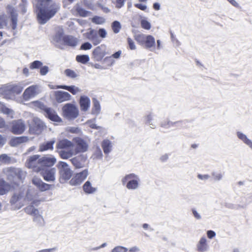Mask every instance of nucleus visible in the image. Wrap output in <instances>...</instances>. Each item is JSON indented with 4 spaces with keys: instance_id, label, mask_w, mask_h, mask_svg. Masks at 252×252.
I'll return each instance as SVG.
<instances>
[{
    "instance_id": "nucleus-20",
    "label": "nucleus",
    "mask_w": 252,
    "mask_h": 252,
    "mask_svg": "<svg viewBox=\"0 0 252 252\" xmlns=\"http://www.w3.org/2000/svg\"><path fill=\"white\" fill-rule=\"evenodd\" d=\"M89 31L86 33V37L93 42L94 45L98 44L101 42V39L98 36L96 31L92 29H89Z\"/></svg>"
},
{
    "instance_id": "nucleus-31",
    "label": "nucleus",
    "mask_w": 252,
    "mask_h": 252,
    "mask_svg": "<svg viewBox=\"0 0 252 252\" xmlns=\"http://www.w3.org/2000/svg\"><path fill=\"white\" fill-rule=\"evenodd\" d=\"M55 142V139H52L50 141L45 142L39 147V151L43 152L48 150H52L53 149V145Z\"/></svg>"
},
{
    "instance_id": "nucleus-55",
    "label": "nucleus",
    "mask_w": 252,
    "mask_h": 252,
    "mask_svg": "<svg viewBox=\"0 0 252 252\" xmlns=\"http://www.w3.org/2000/svg\"><path fill=\"white\" fill-rule=\"evenodd\" d=\"M87 124L89 126L92 128L99 129L101 128L99 126H97L94 123V121L89 120L87 122Z\"/></svg>"
},
{
    "instance_id": "nucleus-24",
    "label": "nucleus",
    "mask_w": 252,
    "mask_h": 252,
    "mask_svg": "<svg viewBox=\"0 0 252 252\" xmlns=\"http://www.w3.org/2000/svg\"><path fill=\"white\" fill-rule=\"evenodd\" d=\"M73 147V143L66 139L59 140L57 144V148L61 150L68 149Z\"/></svg>"
},
{
    "instance_id": "nucleus-64",
    "label": "nucleus",
    "mask_w": 252,
    "mask_h": 252,
    "mask_svg": "<svg viewBox=\"0 0 252 252\" xmlns=\"http://www.w3.org/2000/svg\"><path fill=\"white\" fill-rule=\"evenodd\" d=\"M126 0H117L116 1V7L118 8L122 7Z\"/></svg>"
},
{
    "instance_id": "nucleus-14",
    "label": "nucleus",
    "mask_w": 252,
    "mask_h": 252,
    "mask_svg": "<svg viewBox=\"0 0 252 252\" xmlns=\"http://www.w3.org/2000/svg\"><path fill=\"white\" fill-rule=\"evenodd\" d=\"M88 175V169L77 173L70 180L69 184L72 186H77L83 182Z\"/></svg>"
},
{
    "instance_id": "nucleus-42",
    "label": "nucleus",
    "mask_w": 252,
    "mask_h": 252,
    "mask_svg": "<svg viewBox=\"0 0 252 252\" xmlns=\"http://www.w3.org/2000/svg\"><path fill=\"white\" fill-rule=\"evenodd\" d=\"M76 60L78 62L85 64L89 62L90 58L88 55H77Z\"/></svg>"
},
{
    "instance_id": "nucleus-17",
    "label": "nucleus",
    "mask_w": 252,
    "mask_h": 252,
    "mask_svg": "<svg viewBox=\"0 0 252 252\" xmlns=\"http://www.w3.org/2000/svg\"><path fill=\"white\" fill-rule=\"evenodd\" d=\"M65 37L63 29L62 27H58L56 29V33L53 37V41L56 45L60 47L61 45H63Z\"/></svg>"
},
{
    "instance_id": "nucleus-10",
    "label": "nucleus",
    "mask_w": 252,
    "mask_h": 252,
    "mask_svg": "<svg viewBox=\"0 0 252 252\" xmlns=\"http://www.w3.org/2000/svg\"><path fill=\"white\" fill-rule=\"evenodd\" d=\"M26 129V125L21 120H14L10 124V131L14 134H21Z\"/></svg>"
},
{
    "instance_id": "nucleus-29",
    "label": "nucleus",
    "mask_w": 252,
    "mask_h": 252,
    "mask_svg": "<svg viewBox=\"0 0 252 252\" xmlns=\"http://www.w3.org/2000/svg\"><path fill=\"white\" fill-rule=\"evenodd\" d=\"M7 10L11 14V21L12 23V28L14 30L16 28L17 23V14L16 11L14 8L11 6H8L7 7Z\"/></svg>"
},
{
    "instance_id": "nucleus-9",
    "label": "nucleus",
    "mask_w": 252,
    "mask_h": 252,
    "mask_svg": "<svg viewBox=\"0 0 252 252\" xmlns=\"http://www.w3.org/2000/svg\"><path fill=\"white\" fill-rule=\"evenodd\" d=\"M58 167L60 174V178L62 180H68L72 175V171L69 167V165L65 162L60 161L59 163Z\"/></svg>"
},
{
    "instance_id": "nucleus-27",
    "label": "nucleus",
    "mask_w": 252,
    "mask_h": 252,
    "mask_svg": "<svg viewBox=\"0 0 252 252\" xmlns=\"http://www.w3.org/2000/svg\"><path fill=\"white\" fill-rule=\"evenodd\" d=\"M80 105L81 109L84 111H87L90 106V99L86 96H82L80 98Z\"/></svg>"
},
{
    "instance_id": "nucleus-63",
    "label": "nucleus",
    "mask_w": 252,
    "mask_h": 252,
    "mask_svg": "<svg viewBox=\"0 0 252 252\" xmlns=\"http://www.w3.org/2000/svg\"><path fill=\"white\" fill-rule=\"evenodd\" d=\"M6 142V138L0 134V147L3 146Z\"/></svg>"
},
{
    "instance_id": "nucleus-50",
    "label": "nucleus",
    "mask_w": 252,
    "mask_h": 252,
    "mask_svg": "<svg viewBox=\"0 0 252 252\" xmlns=\"http://www.w3.org/2000/svg\"><path fill=\"white\" fill-rule=\"evenodd\" d=\"M42 65V63L39 61H35L31 63L30 67L32 69L38 68Z\"/></svg>"
},
{
    "instance_id": "nucleus-13",
    "label": "nucleus",
    "mask_w": 252,
    "mask_h": 252,
    "mask_svg": "<svg viewBox=\"0 0 252 252\" xmlns=\"http://www.w3.org/2000/svg\"><path fill=\"white\" fill-rule=\"evenodd\" d=\"M33 122L34 126L30 127V133L36 134H40L46 127L44 123L37 117L33 118Z\"/></svg>"
},
{
    "instance_id": "nucleus-60",
    "label": "nucleus",
    "mask_w": 252,
    "mask_h": 252,
    "mask_svg": "<svg viewBox=\"0 0 252 252\" xmlns=\"http://www.w3.org/2000/svg\"><path fill=\"white\" fill-rule=\"evenodd\" d=\"M49 71V68L47 66H42L40 68V73L42 75H45Z\"/></svg>"
},
{
    "instance_id": "nucleus-11",
    "label": "nucleus",
    "mask_w": 252,
    "mask_h": 252,
    "mask_svg": "<svg viewBox=\"0 0 252 252\" xmlns=\"http://www.w3.org/2000/svg\"><path fill=\"white\" fill-rule=\"evenodd\" d=\"M75 168H81L85 167L88 163V156L86 154H81L70 159Z\"/></svg>"
},
{
    "instance_id": "nucleus-44",
    "label": "nucleus",
    "mask_w": 252,
    "mask_h": 252,
    "mask_svg": "<svg viewBox=\"0 0 252 252\" xmlns=\"http://www.w3.org/2000/svg\"><path fill=\"white\" fill-rule=\"evenodd\" d=\"M92 22L95 24L102 25L105 22V19L103 17L95 16L92 18Z\"/></svg>"
},
{
    "instance_id": "nucleus-34",
    "label": "nucleus",
    "mask_w": 252,
    "mask_h": 252,
    "mask_svg": "<svg viewBox=\"0 0 252 252\" xmlns=\"http://www.w3.org/2000/svg\"><path fill=\"white\" fill-rule=\"evenodd\" d=\"M74 10L77 14L81 17H87L90 14V12L83 9L79 4H77L73 8Z\"/></svg>"
},
{
    "instance_id": "nucleus-40",
    "label": "nucleus",
    "mask_w": 252,
    "mask_h": 252,
    "mask_svg": "<svg viewBox=\"0 0 252 252\" xmlns=\"http://www.w3.org/2000/svg\"><path fill=\"white\" fill-rule=\"evenodd\" d=\"M13 158L6 154H2L0 156V162L5 164H9L12 162Z\"/></svg>"
},
{
    "instance_id": "nucleus-45",
    "label": "nucleus",
    "mask_w": 252,
    "mask_h": 252,
    "mask_svg": "<svg viewBox=\"0 0 252 252\" xmlns=\"http://www.w3.org/2000/svg\"><path fill=\"white\" fill-rule=\"evenodd\" d=\"M8 18L6 15L0 16V29L4 28L7 26Z\"/></svg>"
},
{
    "instance_id": "nucleus-23",
    "label": "nucleus",
    "mask_w": 252,
    "mask_h": 252,
    "mask_svg": "<svg viewBox=\"0 0 252 252\" xmlns=\"http://www.w3.org/2000/svg\"><path fill=\"white\" fill-rule=\"evenodd\" d=\"M32 182L41 191L50 189V185L43 183L40 179L34 177L32 179Z\"/></svg>"
},
{
    "instance_id": "nucleus-21",
    "label": "nucleus",
    "mask_w": 252,
    "mask_h": 252,
    "mask_svg": "<svg viewBox=\"0 0 252 252\" xmlns=\"http://www.w3.org/2000/svg\"><path fill=\"white\" fill-rule=\"evenodd\" d=\"M56 170L55 168L45 169L41 170V174L44 179L47 181H53L55 179Z\"/></svg>"
},
{
    "instance_id": "nucleus-3",
    "label": "nucleus",
    "mask_w": 252,
    "mask_h": 252,
    "mask_svg": "<svg viewBox=\"0 0 252 252\" xmlns=\"http://www.w3.org/2000/svg\"><path fill=\"white\" fill-rule=\"evenodd\" d=\"M8 181L11 184L18 185L26 176V173L20 168L8 167L3 169Z\"/></svg>"
},
{
    "instance_id": "nucleus-36",
    "label": "nucleus",
    "mask_w": 252,
    "mask_h": 252,
    "mask_svg": "<svg viewBox=\"0 0 252 252\" xmlns=\"http://www.w3.org/2000/svg\"><path fill=\"white\" fill-rule=\"evenodd\" d=\"M83 190L88 194L93 193L96 190V188L92 187V184L90 181H87L83 185Z\"/></svg>"
},
{
    "instance_id": "nucleus-22",
    "label": "nucleus",
    "mask_w": 252,
    "mask_h": 252,
    "mask_svg": "<svg viewBox=\"0 0 252 252\" xmlns=\"http://www.w3.org/2000/svg\"><path fill=\"white\" fill-rule=\"evenodd\" d=\"M207 241V239L205 236L200 239L196 246V251L198 252H206L208 251L209 246Z\"/></svg>"
},
{
    "instance_id": "nucleus-46",
    "label": "nucleus",
    "mask_w": 252,
    "mask_h": 252,
    "mask_svg": "<svg viewBox=\"0 0 252 252\" xmlns=\"http://www.w3.org/2000/svg\"><path fill=\"white\" fill-rule=\"evenodd\" d=\"M140 24L142 28L147 30H149L151 28V25L150 23L145 18L141 20Z\"/></svg>"
},
{
    "instance_id": "nucleus-25",
    "label": "nucleus",
    "mask_w": 252,
    "mask_h": 252,
    "mask_svg": "<svg viewBox=\"0 0 252 252\" xmlns=\"http://www.w3.org/2000/svg\"><path fill=\"white\" fill-rule=\"evenodd\" d=\"M93 57L96 61H100L105 55L104 50L102 46L97 47L93 51Z\"/></svg>"
},
{
    "instance_id": "nucleus-5",
    "label": "nucleus",
    "mask_w": 252,
    "mask_h": 252,
    "mask_svg": "<svg viewBox=\"0 0 252 252\" xmlns=\"http://www.w3.org/2000/svg\"><path fill=\"white\" fill-rule=\"evenodd\" d=\"M134 37L139 44L144 46L146 48L151 49V51H154L156 41L155 38L152 35L138 33L135 34Z\"/></svg>"
},
{
    "instance_id": "nucleus-58",
    "label": "nucleus",
    "mask_w": 252,
    "mask_h": 252,
    "mask_svg": "<svg viewBox=\"0 0 252 252\" xmlns=\"http://www.w3.org/2000/svg\"><path fill=\"white\" fill-rule=\"evenodd\" d=\"M92 45L89 42H86L83 44L81 46V49L82 50H89L91 49Z\"/></svg>"
},
{
    "instance_id": "nucleus-57",
    "label": "nucleus",
    "mask_w": 252,
    "mask_h": 252,
    "mask_svg": "<svg viewBox=\"0 0 252 252\" xmlns=\"http://www.w3.org/2000/svg\"><path fill=\"white\" fill-rule=\"evenodd\" d=\"M122 54L121 51H118V52H116L115 53L113 54L112 56L111 57H106L105 58V60H107L108 59H111L112 57H113L115 59H119Z\"/></svg>"
},
{
    "instance_id": "nucleus-19",
    "label": "nucleus",
    "mask_w": 252,
    "mask_h": 252,
    "mask_svg": "<svg viewBox=\"0 0 252 252\" xmlns=\"http://www.w3.org/2000/svg\"><path fill=\"white\" fill-rule=\"evenodd\" d=\"M55 97L58 103H62L70 100L71 95L66 92L56 91L55 92Z\"/></svg>"
},
{
    "instance_id": "nucleus-51",
    "label": "nucleus",
    "mask_w": 252,
    "mask_h": 252,
    "mask_svg": "<svg viewBox=\"0 0 252 252\" xmlns=\"http://www.w3.org/2000/svg\"><path fill=\"white\" fill-rule=\"evenodd\" d=\"M66 131L72 133H78L80 132V129L77 127L68 126L66 128Z\"/></svg>"
},
{
    "instance_id": "nucleus-35",
    "label": "nucleus",
    "mask_w": 252,
    "mask_h": 252,
    "mask_svg": "<svg viewBox=\"0 0 252 252\" xmlns=\"http://www.w3.org/2000/svg\"><path fill=\"white\" fill-rule=\"evenodd\" d=\"M0 112L3 113L12 118L14 115V112L10 109L7 108L2 103L0 102Z\"/></svg>"
},
{
    "instance_id": "nucleus-26",
    "label": "nucleus",
    "mask_w": 252,
    "mask_h": 252,
    "mask_svg": "<svg viewBox=\"0 0 252 252\" xmlns=\"http://www.w3.org/2000/svg\"><path fill=\"white\" fill-rule=\"evenodd\" d=\"M11 189V185L3 179H0V195L7 194Z\"/></svg>"
},
{
    "instance_id": "nucleus-6",
    "label": "nucleus",
    "mask_w": 252,
    "mask_h": 252,
    "mask_svg": "<svg viewBox=\"0 0 252 252\" xmlns=\"http://www.w3.org/2000/svg\"><path fill=\"white\" fill-rule=\"evenodd\" d=\"M62 115L67 120H74L79 116L78 108L74 104L66 103L62 108Z\"/></svg>"
},
{
    "instance_id": "nucleus-30",
    "label": "nucleus",
    "mask_w": 252,
    "mask_h": 252,
    "mask_svg": "<svg viewBox=\"0 0 252 252\" xmlns=\"http://www.w3.org/2000/svg\"><path fill=\"white\" fill-rule=\"evenodd\" d=\"M57 88L66 90L74 95L76 94H77L81 92V90L79 88L75 86H68L65 85H61L57 86Z\"/></svg>"
},
{
    "instance_id": "nucleus-52",
    "label": "nucleus",
    "mask_w": 252,
    "mask_h": 252,
    "mask_svg": "<svg viewBox=\"0 0 252 252\" xmlns=\"http://www.w3.org/2000/svg\"><path fill=\"white\" fill-rule=\"evenodd\" d=\"M127 249L122 247V246H117L114 248L111 252H126L127 251Z\"/></svg>"
},
{
    "instance_id": "nucleus-43",
    "label": "nucleus",
    "mask_w": 252,
    "mask_h": 252,
    "mask_svg": "<svg viewBox=\"0 0 252 252\" xmlns=\"http://www.w3.org/2000/svg\"><path fill=\"white\" fill-rule=\"evenodd\" d=\"M111 27L113 32L115 33H119L122 28L121 24L118 21H114L112 23Z\"/></svg>"
},
{
    "instance_id": "nucleus-2",
    "label": "nucleus",
    "mask_w": 252,
    "mask_h": 252,
    "mask_svg": "<svg viewBox=\"0 0 252 252\" xmlns=\"http://www.w3.org/2000/svg\"><path fill=\"white\" fill-rule=\"evenodd\" d=\"M33 195L31 190L25 186L14 189L10 200V203L17 209L23 207L27 201H32Z\"/></svg>"
},
{
    "instance_id": "nucleus-7",
    "label": "nucleus",
    "mask_w": 252,
    "mask_h": 252,
    "mask_svg": "<svg viewBox=\"0 0 252 252\" xmlns=\"http://www.w3.org/2000/svg\"><path fill=\"white\" fill-rule=\"evenodd\" d=\"M140 179L137 175L133 173L126 175L122 179V183L126 185L127 189L131 190L137 189L139 186Z\"/></svg>"
},
{
    "instance_id": "nucleus-61",
    "label": "nucleus",
    "mask_w": 252,
    "mask_h": 252,
    "mask_svg": "<svg viewBox=\"0 0 252 252\" xmlns=\"http://www.w3.org/2000/svg\"><path fill=\"white\" fill-rule=\"evenodd\" d=\"M134 6L136 7V8H137L141 10H143V11L146 10L147 8V7L146 5L143 4L141 3H135V4H134Z\"/></svg>"
},
{
    "instance_id": "nucleus-39",
    "label": "nucleus",
    "mask_w": 252,
    "mask_h": 252,
    "mask_svg": "<svg viewBox=\"0 0 252 252\" xmlns=\"http://www.w3.org/2000/svg\"><path fill=\"white\" fill-rule=\"evenodd\" d=\"M100 105L99 101L96 99H93V107L92 108V113L94 115H97L100 111Z\"/></svg>"
},
{
    "instance_id": "nucleus-59",
    "label": "nucleus",
    "mask_w": 252,
    "mask_h": 252,
    "mask_svg": "<svg viewBox=\"0 0 252 252\" xmlns=\"http://www.w3.org/2000/svg\"><path fill=\"white\" fill-rule=\"evenodd\" d=\"M21 143H25L28 142L29 140H32L33 138H29L28 136H20L18 137Z\"/></svg>"
},
{
    "instance_id": "nucleus-62",
    "label": "nucleus",
    "mask_w": 252,
    "mask_h": 252,
    "mask_svg": "<svg viewBox=\"0 0 252 252\" xmlns=\"http://www.w3.org/2000/svg\"><path fill=\"white\" fill-rule=\"evenodd\" d=\"M192 214L194 216V217L195 218H196V219L197 220H200L201 219V215H200L199 213H198L197 212V211L194 209H193L192 210Z\"/></svg>"
},
{
    "instance_id": "nucleus-15",
    "label": "nucleus",
    "mask_w": 252,
    "mask_h": 252,
    "mask_svg": "<svg viewBox=\"0 0 252 252\" xmlns=\"http://www.w3.org/2000/svg\"><path fill=\"white\" fill-rule=\"evenodd\" d=\"M73 141L76 145L75 148L74 150L76 155L79 153L85 152L87 151L88 146L84 140L79 137H75L73 138Z\"/></svg>"
},
{
    "instance_id": "nucleus-33",
    "label": "nucleus",
    "mask_w": 252,
    "mask_h": 252,
    "mask_svg": "<svg viewBox=\"0 0 252 252\" xmlns=\"http://www.w3.org/2000/svg\"><path fill=\"white\" fill-rule=\"evenodd\" d=\"M237 135L240 139L252 149V141L249 139L245 134L241 132H237Z\"/></svg>"
},
{
    "instance_id": "nucleus-18",
    "label": "nucleus",
    "mask_w": 252,
    "mask_h": 252,
    "mask_svg": "<svg viewBox=\"0 0 252 252\" xmlns=\"http://www.w3.org/2000/svg\"><path fill=\"white\" fill-rule=\"evenodd\" d=\"M15 87L12 85H6L0 88V94L6 99H10L13 96Z\"/></svg>"
},
{
    "instance_id": "nucleus-54",
    "label": "nucleus",
    "mask_w": 252,
    "mask_h": 252,
    "mask_svg": "<svg viewBox=\"0 0 252 252\" xmlns=\"http://www.w3.org/2000/svg\"><path fill=\"white\" fill-rule=\"evenodd\" d=\"M20 144L21 143L20 142V140L18 137L12 139L10 142V145L13 147L16 146Z\"/></svg>"
},
{
    "instance_id": "nucleus-47",
    "label": "nucleus",
    "mask_w": 252,
    "mask_h": 252,
    "mask_svg": "<svg viewBox=\"0 0 252 252\" xmlns=\"http://www.w3.org/2000/svg\"><path fill=\"white\" fill-rule=\"evenodd\" d=\"M33 220L42 225L44 223V219L42 216L39 214V211L37 212V215H34L33 217Z\"/></svg>"
},
{
    "instance_id": "nucleus-41",
    "label": "nucleus",
    "mask_w": 252,
    "mask_h": 252,
    "mask_svg": "<svg viewBox=\"0 0 252 252\" xmlns=\"http://www.w3.org/2000/svg\"><path fill=\"white\" fill-rule=\"evenodd\" d=\"M145 123L148 124L151 128H155L156 126L155 124L153 123V116L151 114H149L145 117Z\"/></svg>"
},
{
    "instance_id": "nucleus-4",
    "label": "nucleus",
    "mask_w": 252,
    "mask_h": 252,
    "mask_svg": "<svg viewBox=\"0 0 252 252\" xmlns=\"http://www.w3.org/2000/svg\"><path fill=\"white\" fill-rule=\"evenodd\" d=\"M30 105L31 107L36 109L44 110L45 113V116L51 121L56 122H62V119L57 115L54 110L46 107L42 102L39 101H35L30 103Z\"/></svg>"
},
{
    "instance_id": "nucleus-48",
    "label": "nucleus",
    "mask_w": 252,
    "mask_h": 252,
    "mask_svg": "<svg viewBox=\"0 0 252 252\" xmlns=\"http://www.w3.org/2000/svg\"><path fill=\"white\" fill-rule=\"evenodd\" d=\"M64 74L66 76L71 78H74L77 76V74L74 71L69 69L65 70Z\"/></svg>"
},
{
    "instance_id": "nucleus-53",
    "label": "nucleus",
    "mask_w": 252,
    "mask_h": 252,
    "mask_svg": "<svg viewBox=\"0 0 252 252\" xmlns=\"http://www.w3.org/2000/svg\"><path fill=\"white\" fill-rule=\"evenodd\" d=\"M212 176L215 181H220L222 178V175L220 173L213 172L212 173Z\"/></svg>"
},
{
    "instance_id": "nucleus-38",
    "label": "nucleus",
    "mask_w": 252,
    "mask_h": 252,
    "mask_svg": "<svg viewBox=\"0 0 252 252\" xmlns=\"http://www.w3.org/2000/svg\"><path fill=\"white\" fill-rule=\"evenodd\" d=\"M25 212L30 215L34 216L37 215V212L39 211L38 209L35 208L33 205H30L24 208Z\"/></svg>"
},
{
    "instance_id": "nucleus-37",
    "label": "nucleus",
    "mask_w": 252,
    "mask_h": 252,
    "mask_svg": "<svg viewBox=\"0 0 252 252\" xmlns=\"http://www.w3.org/2000/svg\"><path fill=\"white\" fill-rule=\"evenodd\" d=\"M77 43V39L72 36H65L64 39L63 45H67L71 46H75Z\"/></svg>"
},
{
    "instance_id": "nucleus-32",
    "label": "nucleus",
    "mask_w": 252,
    "mask_h": 252,
    "mask_svg": "<svg viewBox=\"0 0 252 252\" xmlns=\"http://www.w3.org/2000/svg\"><path fill=\"white\" fill-rule=\"evenodd\" d=\"M101 146L104 153L107 154L111 152L112 147V144L109 140L105 139L102 141Z\"/></svg>"
},
{
    "instance_id": "nucleus-16",
    "label": "nucleus",
    "mask_w": 252,
    "mask_h": 252,
    "mask_svg": "<svg viewBox=\"0 0 252 252\" xmlns=\"http://www.w3.org/2000/svg\"><path fill=\"white\" fill-rule=\"evenodd\" d=\"M41 171L46 169V167L53 166L56 162V159L52 156H45L40 158Z\"/></svg>"
},
{
    "instance_id": "nucleus-49",
    "label": "nucleus",
    "mask_w": 252,
    "mask_h": 252,
    "mask_svg": "<svg viewBox=\"0 0 252 252\" xmlns=\"http://www.w3.org/2000/svg\"><path fill=\"white\" fill-rule=\"evenodd\" d=\"M127 42L128 45V48L130 50H135L136 49V46L133 40L130 37L127 38Z\"/></svg>"
},
{
    "instance_id": "nucleus-28",
    "label": "nucleus",
    "mask_w": 252,
    "mask_h": 252,
    "mask_svg": "<svg viewBox=\"0 0 252 252\" xmlns=\"http://www.w3.org/2000/svg\"><path fill=\"white\" fill-rule=\"evenodd\" d=\"M59 153L62 158L65 159H68L72 157L73 155H76L73 149L61 150L59 152Z\"/></svg>"
},
{
    "instance_id": "nucleus-12",
    "label": "nucleus",
    "mask_w": 252,
    "mask_h": 252,
    "mask_svg": "<svg viewBox=\"0 0 252 252\" xmlns=\"http://www.w3.org/2000/svg\"><path fill=\"white\" fill-rule=\"evenodd\" d=\"M39 87L38 85H32L27 88L23 94V99L27 101L34 97L40 93Z\"/></svg>"
},
{
    "instance_id": "nucleus-56",
    "label": "nucleus",
    "mask_w": 252,
    "mask_h": 252,
    "mask_svg": "<svg viewBox=\"0 0 252 252\" xmlns=\"http://www.w3.org/2000/svg\"><path fill=\"white\" fill-rule=\"evenodd\" d=\"M98 33L99 36L101 38H105L107 35V32L104 29H100L98 30Z\"/></svg>"
},
{
    "instance_id": "nucleus-8",
    "label": "nucleus",
    "mask_w": 252,
    "mask_h": 252,
    "mask_svg": "<svg viewBox=\"0 0 252 252\" xmlns=\"http://www.w3.org/2000/svg\"><path fill=\"white\" fill-rule=\"evenodd\" d=\"M40 160V158L39 155L29 157L26 162V165L28 168L32 169L35 172L41 171Z\"/></svg>"
},
{
    "instance_id": "nucleus-1",
    "label": "nucleus",
    "mask_w": 252,
    "mask_h": 252,
    "mask_svg": "<svg viewBox=\"0 0 252 252\" xmlns=\"http://www.w3.org/2000/svg\"><path fill=\"white\" fill-rule=\"evenodd\" d=\"M36 7L39 11L37 13L38 22L44 24L50 18L53 17L60 9V5L54 3L49 6V2L51 0H35Z\"/></svg>"
}]
</instances>
